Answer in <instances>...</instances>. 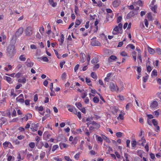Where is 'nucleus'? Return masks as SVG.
<instances>
[{"instance_id":"1","label":"nucleus","mask_w":161,"mask_h":161,"mask_svg":"<svg viewBox=\"0 0 161 161\" xmlns=\"http://www.w3.org/2000/svg\"><path fill=\"white\" fill-rule=\"evenodd\" d=\"M7 52L8 56H13L16 53L14 46V45H9L7 47Z\"/></svg>"},{"instance_id":"2","label":"nucleus","mask_w":161,"mask_h":161,"mask_svg":"<svg viewBox=\"0 0 161 161\" xmlns=\"http://www.w3.org/2000/svg\"><path fill=\"white\" fill-rule=\"evenodd\" d=\"M109 88L112 92L116 91L118 92L119 91V88L118 86L113 82L110 83Z\"/></svg>"},{"instance_id":"3","label":"nucleus","mask_w":161,"mask_h":161,"mask_svg":"<svg viewBox=\"0 0 161 161\" xmlns=\"http://www.w3.org/2000/svg\"><path fill=\"white\" fill-rule=\"evenodd\" d=\"M138 11L134 9L132 11L129 13L127 15L126 18L127 19H129L131 18L132 17L136 15L137 14Z\"/></svg>"},{"instance_id":"4","label":"nucleus","mask_w":161,"mask_h":161,"mask_svg":"<svg viewBox=\"0 0 161 161\" xmlns=\"http://www.w3.org/2000/svg\"><path fill=\"white\" fill-rule=\"evenodd\" d=\"M158 105V102L156 101L153 100L151 102L150 107L151 109H156Z\"/></svg>"},{"instance_id":"5","label":"nucleus","mask_w":161,"mask_h":161,"mask_svg":"<svg viewBox=\"0 0 161 161\" xmlns=\"http://www.w3.org/2000/svg\"><path fill=\"white\" fill-rule=\"evenodd\" d=\"M67 108L68 110L70 112L73 113L74 114L77 113V111L76 108L73 106L70 105H67Z\"/></svg>"},{"instance_id":"6","label":"nucleus","mask_w":161,"mask_h":161,"mask_svg":"<svg viewBox=\"0 0 161 161\" xmlns=\"http://www.w3.org/2000/svg\"><path fill=\"white\" fill-rule=\"evenodd\" d=\"M25 32L27 36H31L32 33V28L31 26L28 27L25 30Z\"/></svg>"},{"instance_id":"7","label":"nucleus","mask_w":161,"mask_h":161,"mask_svg":"<svg viewBox=\"0 0 161 161\" xmlns=\"http://www.w3.org/2000/svg\"><path fill=\"white\" fill-rule=\"evenodd\" d=\"M96 39V37H94L92 39V42H91V44L93 46H100L101 45V43L98 41L94 40Z\"/></svg>"},{"instance_id":"8","label":"nucleus","mask_w":161,"mask_h":161,"mask_svg":"<svg viewBox=\"0 0 161 161\" xmlns=\"http://www.w3.org/2000/svg\"><path fill=\"white\" fill-rule=\"evenodd\" d=\"M17 102L23 103L24 102V96L23 94H20L18 97L16 98Z\"/></svg>"},{"instance_id":"9","label":"nucleus","mask_w":161,"mask_h":161,"mask_svg":"<svg viewBox=\"0 0 161 161\" xmlns=\"http://www.w3.org/2000/svg\"><path fill=\"white\" fill-rule=\"evenodd\" d=\"M24 31V29L22 27L19 28L18 30L16 31L15 35L16 36L19 37L21 35Z\"/></svg>"},{"instance_id":"10","label":"nucleus","mask_w":161,"mask_h":161,"mask_svg":"<svg viewBox=\"0 0 161 161\" xmlns=\"http://www.w3.org/2000/svg\"><path fill=\"white\" fill-rule=\"evenodd\" d=\"M32 117V115L31 114H28L24 117L21 118V120L23 121H26L29 118H31Z\"/></svg>"},{"instance_id":"11","label":"nucleus","mask_w":161,"mask_h":161,"mask_svg":"<svg viewBox=\"0 0 161 161\" xmlns=\"http://www.w3.org/2000/svg\"><path fill=\"white\" fill-rule=\"evenodd\" d=\"M85 57V54L84 53H81L80 54V62L82 63H84L86 60Z\"/></svg>"},{"instance_id":"12","label":"nucleus","mask_w":161,"mask_h":161,"mask_svg":"<svg viewBox=\"0 0 161 161\" xmlns=\"http://www.w3.org/2000/svg\"><path fill=\"white\" fill-rule=\"evenodd\" d=\"M64 37L63 34H61L60 38L58 39V41L59 42L60 45H62L64 42Z\"/></svg>"},{"instance_id":"13","label":"nucleus","mask_w":161,"mask_h":161,"mask_svg":"<svg viewBox=\"0 0 161 161\" xmlns=\"http://www.w3.org/2000/svg\"><path fill=\"white\" fill-rule=\"evenodd\" d=\"M3 146L5 149H7L8 147H10L12 146L11 143L8 142H5L3 143Z\"/></svg>"},{"instance_id":"14","label":"nucleus","mask_w":161,"mask_h":161,"mask_svg":"<svg viewBox=\"0 0 161 161\" xmlns=\"http://www.w3.org/2000/svg\"><path fill=\"white\" fill-rule=\"evenodd\" d=\"M95 137H96V140L97 141V142H100L101 144H102L103 143V139L102 136L101 137V136L96 135Z\"/></svg>"},{"instance_id":"15","label":"nucleus","mask_w":161,"mask_h":161,"mask_svg":"<svg viewBox=\"0 0 161 161\" xmlns=\"http://www.w3.org/2000/svg\"><path fill=\"white\" fill-rule=\"evenodd\" d=\"M121 30V29L118 27L117 26H116L114 28L112 33L114 35H116L118 33L119 31Z\"/></svg>"},{"instance_id":"16","label":"nucleus","mask_w":161,"mask_h":161,"mask_svg":"<svg viewBox=\"0 0 161 161\" xmlns=\"http://www.w3.org/2000/svg\"><path fill=\"white\" fill-rule=\"evenodd\" d=\"M120 0H115L113 3V5L114 7H117L119 6L120 3Z\"/></svg>"},{"instance_id":"17","label":"nucleus","mask_w":161,"mask_h":161,"mask_svg":"<svg viewBox=\"0 0 161 161\" xmlns=\"http://www.w3.org/2000/svg\"><path fill=\"white\" fill-rule=\"evenodd\" d=\"M48 2L53 7H55L57 5V3L54 2L53 0H48Z\"/></svg>"},{"instance_id":"18","label":"nucleus","mask_w":161,"mask_h":161,"mask_svg":"<svg viewBox=\"0 0 161 161\" xmlns=\"http://www.w3.org/2000/svg\"><path fill=\"white\" fill-rule=\"evenodd\" d=\"M146 141L143 137H142L141 139L139 140L138 142L139 144H141L143 146L144 143H146Z\"/></svg>"},{"instance_id":"19","label":"nucleus","mask_w":161,"mask_h":161,"mask_svg":"<svg viewBox=\"0 0 161 161\" xmlns=\"http://www.w3.org/2000/svg\"><path fill=\"white\" fill-rule=\"evenodd\" d=\"M101 136L103 140H104L107 142L108 143H110V141L109 138L107 137L103 134L101 135Z\"/></svg>"},{"instance_id":"20","label":"nucleus","mask_w":161,"mask_h":161,"mask_svg":"<svg viewBox=\"0 0 161 161\" xmlns=\"http://www.w3.org/2000/svg\"><path fill=\"white\" fill-rule=\"evenodd\" d=\"M137 58L139 60V61H138V64H142V55L141 53L138 54L137 55Z\"/></svg>"},{"instance_id":"21","label":"nucleus","mask_w":161,"mask_h":161,"mask_svg":"<svg viewBox=\"0 0 161 161\" xmlns=\"http://www.w3.org/2000/svg\"><path fill=\"white\" fill-rule=\"evenodd\" d=\"M151 9L153 11L154 13H156V10L157 8V5L150 6Z\"/></svg>"},{"instance_id":"22","label":"nucleus","mask_w":161,"mask_h":161,"mask_svg":"<svg viewBox=\"0 0 161 161\" xmlns=\"http://www.w3.org/2000/svg\"><path fill=\"white\" fill-rule=\"evenodd\" d=\"M26 81V78L24 77H22L21 78H20L18 80V81L19 82L23 83H25Z\"/></svg>"},{"instance_id":"23","label":"nucleus","mask_w":161,"mask_h":161,"mask_svg":"<svg viewBox=\"0 0 161 161\" xmlns=\"http://www.w3.org/2000/svg\"><path fill=\"white\" fill-rule=\"evenodd\" d=\"M4 79L10 84L12 82V79L9 77L5 76L4 77Z\"/></svg>"},{"instance_id":"24","label":"nucleus","mask_w":161,"mask_h":161,"mask_svg":"<svg viewBox=\"0 0 161 161\" xmlns=\"http://www.w3.org/2000/svg\"><path fill=\"white\" fill-rule=\"evenodd\" d=\"M38 58L40 60H42L43 61L45 62H48L49 61L48 58L46 57L42 56L40 58Z\"/></svg>"},{"instance_id":"25","label":"nucleus","mask_w":161,"mask_h":161,"mask_svg":"<svg viewBox=\"0 0 161 161\" xmlns=\"http://www.w3.org/2000/svg\"><path fill=\"white\" fill-rule=\"evenodd\" d=\"M75 12L77 16H79L80 15L79 8L78 6L76 5H75Z\"/></svg>"},{"instance_id":"26","label":"nucleus","mask_w":161,"mask_h":161,"mask_svg":"<svg viewBox=\"0 0 161 161\" xmlns=\"http://www.w3.org/2000/svg\"><path fill=\"white\" fill-rule=\"evenodd\" d=\"M125 158L123 159V161H130L129 159V155L127 153H125L124 154Z\"/></svg>"},{"instance_id":"27","label":"nucleus","mask_w":161,"mask_h":161,"mask_svg":"<svg viewBox=\"0 0 161 161\" xmlns=\"http://www.w3.org/2000/svg\"><path fill=\"white\" fill-rule=\"evenodd\" d=\"M148 50L149 53L151 54H153L155 53V50L149 47H148Z\"/></svg>"},{"instance_id":"28","label":"nucleus","mask_w":161,"mask_h":161,"mask_svg":"<svg viewBox=\"0 0 161 161\" xmlns=\"http://www.w3.org/2000/svg\"><path fill=\"white\" fill-rule=\"evenodd\" d=\"M86 83L88 85H89L90 86H92V84L91 83V80L88 77L86 78Z\"/></svg>"},{"instance_id":"29","label":"nucleus","mask_w":161,"mask_h":161,"mask_svg":"<svg viewBox=\"0 0 161 161\" xmlns=\"http://www.w3.org/2000/svg\"><path fill=\"white\" fill-rule=\"evenodd\" d=\"M147 70V72L149 73L153 69V67H151L150 65H147L146 66Z\"/></svg>"},{"instance_id":"30","label":"nucleus","mask_w":161,"mask_h":161,"mask_svg":"<svg viewBox=\"0 0 161 161\" xmlns=\"http://www.w3.org/2000/svg\"><path fill=\"white\" fill-rule=\"evenodd\" d=\"M19 58L20 60L22 61H25L26 59L25 55L24 54L21 55Z\"/></svg>"},{"instance_id":"31","label":"nucleus","mask_w":161,"mask_h":161,"mask_svg":"<svg viewBox=\"0 0 161 161\" xmlns=\"http://www.w3.org/2000/svg\"><path fill=\"white\" fill-rule=\"evenodd\" d=\"M85 143L84 141H82L81 142L80 145H79V148L81 150H83L84 149L83 145Z\"/></svg>"},{"instance_id":"32","label":"nucleus","mask_w":161,"mask_h":161,"mask_svg":"<svg viewBox=\"0 0 161 161\" xmlns=\"http://www.w3.org/2000/svg\"><path fill=\"white\" fill-rule=\"evenodd\" d=\"M125 115L124 114H119V116L117 117V119L118 120L120 119L121 120H123L124 119V116Z\"/></svg>"},{"instance_id":"33","label":"nucleus","mask_w":161,"mask_h":161,"mask_svg":"<svg viewBox=\"0 0 161 161\" xmlns=\"http://www.w3.org/2000/svg\"><path fill=\"white\" fill-rule=\"evenodd\" d=\"M117 58V57L116 56L114 55H111L109 58V59H108V61L109 62H111V61L110 60H116Z\"/></svg>"},{"instance_id":"34","label":"nucleus","mask_w":161,"mask_h":161,"mask_svg":"<svg viewBox=\"0 0 161 161\" xmlns=\"http://www.w3.org/2000/svg\"><path fill=\"white\" fill-rule=\"evenodd\" d=\"M14 157L10 155L8 156L7 158L8 161H14Z\"/></svg>"},{"instance_id":"35","label":"nucleus","mask_w":161,"mask_h":161,"mask_svg":"<svg viewBox=\"0 0 161 161\" xmlns=\"http://www.w3.org/2000/svg\"><path fill=\"white\" fill-rule=\"evenodd\" d=\"M36 110L39 111H42L43 110V108L42 106L40 107H36Z\"/></svg>"},{"instance_id":"36","label":"nucleus","mask_w":161,"mask_h":161,"mask_svg":"<svg viewBox=\"0 0 161 161\" xmlns=\"http://www.w3.org/2000/svg\"><path fill=\"white\" fill-rule=\"evenodd\" d=\"M36 145L39 148H41L43 146L44 144L43 142H40L36 143Z\"/></svg>"},{"instance_id":"37","label":"nucleus","mask_w":161,"mask_h":161,"mask_svg":"<svg viewBox=\"0 0 161 161\" xmlns=\"http://www.w3.org/2000/svg\"><path fill=\"white\" fill-rule=\"evenodd\" d=\"M75 105L79 109H80L82 108V104L80 103H76Z\"/></svg>"},{"instance_id":"38","label":"nucleus","mask_w":161,"mask_h":161,"mask_svg":"<svg viewBox=\"0 0 161 161\" xmlns=\"http://www.w3.org/2000/svg\"><path fill=\"white\" fill-rule=\"evenodd\" d=\"M126 48H130L132 49H134L135 48V47L132 44H130L127 46Z\"/></svg>"},{"instance_id":"39","label":"nucleus","mask_w":161,"mask_h":161,"mask_svg":"<svg viewBox=\"0 0 161 161\" xmlns=\"http://www.w3.org/2000/svg\"><path fill=\"white\" fill-rule=\"evenodd\" d=\"M98 59L97 58H94L91 61V62L92 64H95V63H97L98 62Z\"/></svg>"},{"instance_id":"40","label":"nucleus","mask_w":161,"mask_h":161,"mask_svg":"<svg viewBox=\"0 0 161 161\" xmlns=\"http://www.w3.org/2000/svg\"><path fill=\"white\" fill-rule=\"evenodd\" d=\"M99 98L97 97H94L93 99V101L95 103H97L99 102Z\"/></svg>"},{"instance_id":"41","label":"nucleus","mask_w":161,"mask_h":161,"mask_svg":"<svg viewBox=\"0 0 161 161\" xmlns=\"http://www.w3.org/2000/svg\"><path fill=\"white\" fill-rule=\"evenodd\" d=\"M146 76H145L144 77H143V81L144 82H146L147 81V80L148 79V77H149L147 73H146Z\"/></svg>"},{"instance_id":"42","label":"nucleus","mask_w":161,"mask_h":161,"mask_svg":"<svg viewBox=\"0 0 161 161\" xmlns=\"http://www.w3.org/2000/svg\"><path fill=\"white\" fill-rule=\"evenodd\" d=\"M91 77L94 79L95 80H96L97 79V77L96 74L95 73H94V72H92L91 73Z\"/></svg>"},{"instance_id":"43","label":"nucleus","mask_w":161,"mask_h":161,"mask_svg":"<svg viewBox=\"0 0 161 161\" xmlns=\"http://www.w3.org/2000/svg\"><path fill=\"white\" fill-rule=\"evenodd\" d=\"M87 92H83L81 94V97L83 99H84L87 96Z\"/></svg>"},{"instance_id":"44","label":"nucleus","mask_w":161,"mask_h":161,"mask_svg":"<svg viewBox=\"0 0 161 161\" xmlns=\"http://www.w3.org/2000/svg\"><path fill=\"white\" fill-rule=\"evenodd\" d=\"M59 147L57 145H56L53 146L52 149V151L53 152H54Z\"/></svg>"},{"instance_id":"45","label":"nucleus","mask_w":161,"mask_h":161,"mask_svg":"<svg viewBox=\"0 0 161 161\" xmlns=\"http://www.w3.org/2000/svg\"><path fill=\"white\" fill-rule=\"evenodd\" d=\"M45 155V152H42L40 153V158L41 159H42Z\"/></svg>"},{"instance_id":"46","label":"nucleus","mask_w":161,"mask_h":161,"mask_svg":"<svg viewBox=\"0 0 161 161\" xmlns=\"http://www.w3.org/2000/svg\"><path fill=\"white\" fill-rule=\"evenodd\" d=\"M29 146L31 148H33L35 147V143L33 142H31L29 144Z\"/></svg>"},{"instance_id":"47","label":"nucleus","mask_w":161,"mask_h":161,"mask_svg":"<svg viewBox=\"0 0 161 161\" xmlns=\"http://www.w3.org/2000/svg\"><path fill=\"white\" fill-rule=\"evenodd\" d=\"M80 24V22L79 20H76L75 22V26L76 27L78 26Z\"/></svg>"},{"instance_id":"48","label":"nucleus","mask_w":161,"mask_h":161,"mask_svg":"<svg viewBox=\"0 0 161 161\" xmlns=\"http://www.w3.org/2000/svg\"><path fill=\"white\" fill-rule=\"evenodd\" d=\"M158 74V72L155 69H153L151 75H153L154 76H157Z\"/></svg>"},{"instance_id":"49","label":"nucleus","mask_w":161,"mask_h":161,"mask_svg":"<svg viewBox=\"0 0 161 161\" xmlns=\"http://www.w3.org/2000/svg\"><path fill=\"white\" fill-rule=\"evenodd\" d=\"M34 63L31 62L27 63L26 65L28 67H31L33 66Z\"/></svg>"},{"instance_id":"50","label":"nucleus","mask_w":161,"mask_h":161,"mask_svg":"<svg viewBox=\"0 0 161 161\" xmlns=\"http://www.w3.org/2000/svg\"><path fill=\"white\" fill-rule=\"evenodd\" d=\"M60 146L61 149H62L61 148L62 147H64V148H67L68 147V145L64 143H62V144H60Z\"/></svg>"},{"instance_id":"51","label":"nucleus","mask_w":161,"mask_h":161,"mask_svg":"<svg viewBox=\"0 0 161 161\" xmlns=\"http://www.w3.org/2000/svg\"><path fill=\"white\" fill-rule=\"evenodd\" d=\"M98 31V26H94L92 28V31L94 33L97 32Z\"/></svg>"},{"instance_id":"52","label":"nucleus","mask_w":161,"mask_h":161,"mask_svg":"<svg viewBox=\"0 0 161 161\" xmlns=\"http://www.w3.org/2000/svg\"><path fill=\"white\" fill-rule=\"evenodd\" d=\"M80 153H78L76 154L75 156H74V158L75 159L77 160H78L80 157Z\"/></svg>"},{"instance_id":"53","label":"nucleus","mask_w":161,"mask_h":161,"mask_svg":"<svg viewBox=\"0 0 161 161\" xmlns=\"http://www.w3.org/2000/svg\"><path fill=\"white\" fill-rule=\"evenodd\" d=\"M39 31L42 34L44 32V29L43 27L42 26L39 29Z\"/></svg>"},{"instance_id":"54","label":"nucleus","mask_w":161,"mask_h":161,"mask_svg":"<svg viewBox=\"0 0 161 161\" xmlns=\"http://www.w3.org/2000/svg\"><path fill=\"white\" fill-rule=\"evenodd\" d=\"M66 74L64 72L63 73L61 76V78L62 80H64L65 79L66 76Z\"/></svg>"},{"instance_id":"55","label":"nucleus","mask_w":161,"mask_h":161,"mask_svg":"<svg viewBox=\"0 0 161 161\" xmlns=\"http://www.w3.org/2000/svg\"><path fill=\"white\" fill-rule=\"evenodd\" d=\"M27 158L28 159H30L32 158H33V156L31 153H28L27 155Z\"/></svg>"},{"instance_id":"56","label":"nucleus","mask_w":161,"mask_h":161,"mask_svg":"<svg viewBox=\"0 0 161 161\" xmlns=\"http://www.w3.org/2000/svg\"><path fill=\"white\" fill-rule=\"evenodd\" d=\"M136 141H133L131 142V146L133 147H135L136 145Z\"/></svg>"},{"instance_id":"57","label":"nucleus","mask_w":161,"mask_h":161,"mask_svg":"<svg viewBox=\"0 0 161 161\" xmlns=\"http://www.w3.org/2000/svg\"><path fill=\"white\" fill-rule=\"evenodd\" d=\"M156 52L159 55L161 54V50L159 48H157L156 50Z\"/></svg>"},{"instance_id":"58","label":"nucleus","mask_w":161,"mask_h":161,"mask_svg":"<svg viewBox=\"0 0 161 161\" xmlns=\"http://www.w3.org/2000/svg\"><path fill=\"white\" fill-rule=\"evenodd\" d=\"M120 54L122 56H127V54L125 51H123L120 52Z\"/></svg>"},{"instance_id":"59","label":"nucleus","mask_w":161,"mask_h":161,"mask_svg":"<svg viewBox=\"0 0 161 161\" xmlns=\"http://www.w3.org/2000/svg\"><path fill=\"white\" fill-rule=\"evenodd\" d=\"M152 122L154 126H156L158 125V123L157 122L156 120L154 119H152Z\"/></svg>"},{"instance_id":"60","label":"nucleus","mask_w":161,"mask_h":161,"mask_svg":"<svg viewBox=\"0 0 161 161\" xmlns=\"http://www.w3.org/2000/svg\"><path fill=\"white\" fill-rule=\"evenodd\" d=\"M142 71V69L141 67L140 66L139 67H137V71L139 73V75H141V72Z\"/></svg>"},{"instance_id":"61","label":"nucleus","mask_w":161,"mask_h":161,"mask_svg":"<svg viewBox=\"0 0 161 161\" xmlns=\"http://www.w3.org/2000/svg\"><path fill=\"white\" fill-rule=\"evenodd\" d=\"M122 133L121 132H118L116 133V136L118 137H120L122 136Z\"/></svg>"},{"instance_id":"62","label":"nucleus","mask_w":161,"mask_h":161,"mask_svg":"<svg viewBox=\"0 0 161 161\" xmlns=\"http://www.w3.org/2000/svg\"><path fill=\"white\" fill-rule=\"evenodd\" d=\"M85 103L86 104H88L89 103V100L88 97H86L84 99Z\"/></svg>"},{"instance_id":"63","label":"nucleus","mask_w":161,"mask_h":161,"mask_svg":"<svg viewBox=\"0 0 161 161\" xmlns=\"http://www.w3.org/2000/svg\"><path fill=\"white\" fill-rule=\"evenodd\" d=\"M16 116V112L15 109L13 111L12 114V117H15Z\"/></svg>"},{"instance_id":"64","label":"nucleus","mask_w":161,"mask_h":161,"mask_svg":"<svg viewBox=\"0 0 161 161\" xmlns=\"http://www.w3.org/2000/svg\"><path fill=\"white\" fill-rule=\"evenodd\" d=\"M64 158L67 161H72L69 156H65Z\"/></svg>"}]
</instances>
